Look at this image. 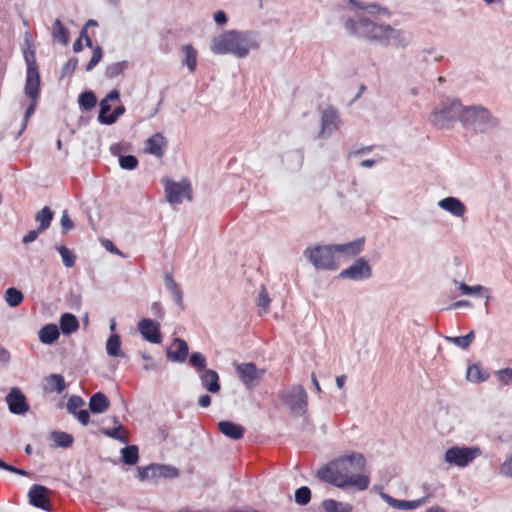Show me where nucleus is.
I'll return each instance as SVG.
<instances>
[{
  "label": "nucleus",
  "mask_w": 512,
  "mask_h": 512,
  "mask_svg": "<svg viewBox=\"0 0 512 512\" xmlns=\"http://www.w3.org/2000/svg\"><path fill=\"white\" fill-rule=\"evenodd\" d=\"M366 459L361 453H352L334 459L317 471V477L342 490L354 488L366 490L370 484L368 475L363 474Z\"/></svg>",
  "instance_id": "nucleus-1"
},
{
  "label": "nucleus",
  "mask_w": 512,
  "mask_h": 512,
  "mask_svg": "<svg viewBox=\"0 0 512 512\" xmlns=\"http://www.w3.org/2000/svg\"><path fill=\"white\" fill-rule=\"evenodd\" d=\"M360 8L363 10L362 12H357L346 19L347 31L353 36L382 45L388 24L378 23L374 17V14L380 11V7L370 4Z\"/></svg>",
  "instance_id": "nucleus-2"
},
{
  "label": "nucleus",
  "mask_w": 512,
  "mask_h": 512,
  "mask_svg": "<svg viewBox=\"0 0 512 512\" xmlns=\"http://www.w3.org/2000/svg\"><path fill=\"white\" fill-rule=\"evenodd\" d=\"M259 43L252 32L227 30L211 40L210 49L216 55L231 54L245 58L250 50L257 49Z\"/></svg>",
  "instance_id": "nucleus-3"
},
{
  "label": "nucleus",
  "mask_w": 512,
  "mask_h": 512,
  "mask_svg": "<svg viewBox=\"0 0 512 512\" xmlns=\"http://www.w3.org/2000/svg\"><path fill=\"white\" fill-rule=\"evenodd\" d=\"M24 58L27 65L26 82L24 87L25 95L29 98V105L25 111L24 123L20 133L26 128L29 118L34 114L37 101L40 95V74L34 50L28 48L24 51Z\"/></svg>",
  "instance_id": "nucleus-4"
},
{
  "label": "nucleus",
  "mask_w": 512,
  "mask_h": 512,
  "mask_svg": "<svg viewBox=\"0 0 512 512\" xmlns=\"http://www.w3.org/2000/svg\"><path fill=\"white\" fill-rule=\"evenodd\" d=\"M461 122L464 126L479 132H487L499 124V120L482 106L465 107L461 115Z\"/></svg>",
  "instance_id": "nucleus-5"
},
{
  "label": "nucleus",
  "mask_w": 512,
  "mask_h": 512,
  "mask_svg": "<svg viewBox=\"0 0 512 512\" xmlns=\"http://www.w3.org/2000/svg\"><path fill=\"white\" fill-rule=\"evenodd\" d=\"M465 107L455 99L443 101L429 116L432 125L439 129L449 128L457 119L461 121V115Z\"/></svg>",
  "instance_id": "nucleus-6"
},
{
  "label": "nucleus",
  "mask_w": 512,
  "mask_h": 512,
  "mask_svg": "<svg viewBox=\"0 0 512 512\" xmlns=\"http://www.w3.org/2000/svg\"><path fill=\"white\" fill-rule=\"evenodd\" d=\"M279 398L292 414L300 416L307 410V393L302 385L295 384L280 390Z\"/></svg>",
  "instance_id": "nucleus-7"
},
{
  "label": "nucleus",
  "mask_w": 512,
  "mask_h": 512,
  "mask_svg": "<svg viewBox=\"0 0 512 512\" xmlns=\"http://www.w3.org/2000/svg\"><path fill=\"white\" fill-rule=\"evenodd\" d=\"M304 256L317 269L336 270L338 268L331 245L308 247L304 250Z\"/></svg>",
  "instance_id": "nucleus-8"
},
{
  "label": "nucleus",
  "mask_w": 512,
  "mask_h": 512,
  "mask_svg": "<svg viewBox=\"0 0 512 512\" xmlns=\"http://www.w3.org/2000/svg\"><path fill=\"white\" fill-rule=\"evenodd\" d=\"M481 454L478 447L453 446L446 450L444 459L457 467H466Z\"/></svg>",
  "instance_id": "nucleus-9"
},
{
  "label": "nucleus",
  "mask_w": 512,
  "mask_h": 512,
  "mask_svg": "<svg viewBox=\"0 0 512 512\" xmlns=\"http://www.w3.org/2000/svg\"><path fill=\"white\" fill-rule=\"evenodd\" d=\"M137 472V477L142 482L148 479H173L179 476V470L168 464H149L145 467H138Z\"/></svg>",
  "instance_id": "nucleus-10"
},
{
  "label": "nucleus",
  "mask_w": 512,
  "mask_h": 512,
  "mask_svg": "<svg viewBox=\"0 0 512 512\" xmlns=\"http://www.w3.org/2000/svg\"><path fill=\"white\" fill-rule=\"evenodd\" d=\"M164 186L166 199L170 204H180L184 198L188 200L192 199L191 185L186 179L180 182L165 180Z\"/></svg>",
  "instance_id": "nucleus-11"
},
{
  "label": "nucleus",
  "mask_w": 512,
  "mask_h": 512,
  "mask_svg": "<svg viewBox=\"0 0 512 512\" xmlns=\"http://www.w3.org/2000/svg\"><path fill=\"white\" fill-rule=\"evenodd\" d=\"M236 371L247 388L256 387L262 380L265 373V370L258 369L252 362L237 365Z\"/></svg>",
  "instance_id": "nucleus-12"
},
{
  "label": "nucleus",
  "mask_w": 512,
  "mask_h": 512,
  "mask_svg": "<svg viewBox=\"0 0 512 512\" xmlns=\"http://www.w3.org/2000/svg\"><path fill=\"white\" fill-rule=\"evenodd\" d=\"M5 400L9 411L15 415H23L30 408L26 396L19 388H12L6 395Z\"/></svg>",
  "instance_id": "nucleus-13"
},
{
  "label": "nucleus",
  "mask_w": 512,
  "mask_h": 512,
  "mask_svg": "<svg viewBox=\"0 0 512 512\" xmlns=\"http://www.w3.org/2000/svg\"><path fill=\"white\" fill-rule=\"evenodd\" d=\"M371 276V267L363 258L356 260L350 267L339 274V278L351 280L368 279Z\"/></svg>",
  "instance_id": "nucleus-14"
},
{
  "label": "nucleus",
  "mask_w": 512,
  "mask_h": 512,
  "mask_svg": "<svg viewBox=\"0 0 512 512\" xmlns=\"http://www.w3.org/2000/svg\"><path fill=\"white\" fill-rule=\"evenodd\" d=\"M339 115L334 108H326L321 116V131L319 132L320 138L330 136L338 129Z\"/></svg>",
  "instance_id": "nucleus-15"
},
{
  "label": "nucleus",
  "mask_w": 512,
  "mask_h": 512,
  "mask_svg": "<svg viewBox=\"0 0 512 512\" xmlns=\"http://www.w3.org/2000/svg\"><path fill=\"white\" fill-rule=\"evenodd\" d=\"M138 330L142 337L151 343L158 344L161 342L160 324L149 319L143 318L138 323Z\"/></svg>",
  "instance_id": "nucleus-16"
},
{
  "label": "nucleus",
  "mask_w": 512,
  "mask_h": 512,
  "mask_svg": "<svg viewBox=\"0 0 512 512\" xmlns=\"http://www.w3.org/2000/svg\"><path fill=\"white\" fill-rule=\"evenodd\" d=\"M48 492L49 490L45 486L33 485L28 493L30 504L45 511H50Z\"/></svg>",
  "instance_id": "nucleus-17"
},
{
  "label": "nucleus",
  "mask_w": 512,
  "mask_h": 512,
  "mask_svg": "<svg viewBox=\"0 0 512 512\" xmlns=\"http://www.w3.org/2000/svg\"><path fill=\"white\" fill-rule=\"evenodd\" d=\"M391 40L395 42L397 47L406 48L411 42V35L402 30H398L390 25H387L385 40L383 41L382 46H388Z\"/></svg>",
  "instance_id": "nucleus-18"
},
{
  "label": "nucleus",
  "mask_w": 512,
  "mask_h": 512,
  "mask_svg": "<svg viewBox=\"0 0 512 512\" xmlns=\"http://www.w3.org/2000/svg\"><path fill=\"white\" fill-rule=\"evenodd\" d=\"M189 348L187 343L180 338H175L173 344L167 349L166 355L172 362H184L188 356Z\"/></svg>",
  "instance_id": "nucleus-19"
},
{
  "label": "nucleus",
  "mask_w": 512,
  "mask_h": 512,
  "mask_svg": "<svg viewBox=\"0 0 512 512\" xmlns=\"http://www.w3.org/2000/svg\"><path fill=\"white\" fill-rule=\"evenodd\" d=\"M380 497L391 507L398 509V510H413L421 506L423 503H425L426 498H420L417 500L412 501H406V500H398L393 498L387 493L381 492Z\"/></svg>",
  "instance_id": "nucleus-20"
},
{
  "label": "nucleus",
  "mask_w": 512,
  "mask_h": 512,
  "mask_svg": "<svg viewBox=\"0 0 512 512\" xmlns=\"http://www.w3.org/2000/svg\"><path fill=\"white\" fill-rule=\"evenodd\" d=\"M201 385L210 393H217L221 386L219 383V375L215 370L206 369L198 373Z\"/></svg>",
  "instance_id": "nucleus-21"
},
{
  "label": "nucleus",
  "mask_w": 512,
  "mask_h": 512,
  "mask_svg": "<svg viewBox=\"0 0 512 512\" xmlns=\"http://www.w3.org/2000/svg\"><path fill=\"white\" fill-rule=\"evenodd\" d=\"M438 206L455 217H462L466 212L465 205L455 197H446L440 200Z\"/></svg>",
  "instance_id": "nucleus-22"
},
{
  "label": "nucleus",
  "mask_w": 512,
  "mask_h": 512,
  "mask_svg": "<svg viewBox=\"0 0 512 512\" xmlns=\"http://www.w3.org/2000/svg\"><path fill=\"white\" fill-rule=\"evenodd\" d=\"M166 145V138L161 133H155L146 141L145 151L157 157H162Z\"/></svg>",
  "instance_id": "nucleus-23"
},
{
  "label": "nucleus",
  "mask_w": 512,
  "mask_h": 512,
  "mask_svg": "<svg viewBox=\"0 0 512 512\" xmlns=\"http://www.w3.org/2000/svg\"><path fill=\"white\" fill-rule=\"evenodd\" d=\"M219 431L226 437L233 440H239L243 437L245 429L232 421H220L218 423Z\"/></svg>",
  "instance_id": "nucleus-24"
},
{
  "label": "nucleus",
  "mask_w": 512,
  "mask_h": 512,
  "mask_svg": "<svg viewBox=\"0 0 512 512\" xmlns=\"http://www.w3.org/2000/svg\"><path fill=\"white\" fill-rule=\"evenodd\" d=\"M363 239H358L345 244H333L331 245L333 254L341 253L346 256H356L358 255L363 246Z\"/></svg>",
  "instance_id": "nucleus-25"
},
{
  "label": "nucleus",
  "mask_w": 512,
  "mask_h": 512,
  "mask_svg": "<svg viewBox=\"0 0 512 512\" xmlns=\"http://www.w3.org/2000/svg\"><path fill=\"white\" fill-rule=\"evenodd\" d=\"M110 406L108 397L102 392H96L89 400V410L94 414L104 413Z\"/></svg>",
  "instance_id": "nucleus-26"
},
{
  "label": "nucleus",
  "mask_w": 512,
  "mask_h": 512,
  "mask_svg": "<svg viewBox=\"0 0 512 512\" xmlns=\"http://www.w3.org/2000/svg\"><path fill=\"white\" fill-rule=\"evenodd\" d=\"M59 327L63 335L69 336L79 329V321L75 315L64 313L60 317Z\"/></svg>",
  "instance_id": "nucleus-27"
},
{
  "label": "nucleus",
  "mask_w": 512,
  "mask_h": 512,
  "mask_svg": "<svg viewBox=\"0 0 512 512\" xmlns=\"http://www.w3.org/2000/svg\"><path fill=\"white\" fill-rule=\"evenodd\" d=\"M59 336L60 332L56 324H46L39 331V340L46 345H51L56 342Z\"/></svg>",
  "instance_id": "nucleus-28"
},
{
  "label": "nucleus",
  "mask_w": 512,
  "mask_h": 512,
  "mask_svg": "<svg viewBox=\"0 0 512 512\" xmlns=\"http://www.w3.org/2000/svg\"><path fill=\"white\" fill-rule=\"evenodd\" d=\"M181 50L184 55L182 64L187 66L191 73H194L197 66V50L190 44L183 45Z\"/></svg>",
  "instance_id": "nucleus-29"
},
{
  "label": "nucleus",
  "mask_w": 512,
  "mask_h": 512,
  "mask_svg": "<svg viewBox=\"0 0 512 512\" xmlns=\"http://www.w3.org/2000/svg\"><path fill=\"white\" fill-rule=\"evenodd\" d=\"M101 432L105 436L114 440H118L123 444H127L129 441L128 431L122 424H119V426H115L113 428H104L101 430Z\"/></svg>",
  "instance_id": "nucleus-30"
},
{
  "label": "nucleus",
  "mask_w": 512,
  "mask_h": 512,
  "mask_svg": "<svg viewBox=\"0 0 512 512\" xmlns=\"http://www.w3.org/2000/svg\"><path fill=\"white\" fill-rule=\"evenodd\" d=\"M325 512H352L353 506L347 502H340L334 499H325L322 502Z\"/></svg>",
  "instance_id": "nucleus-31"
},
{
  "label": "nucleus",
  "mask_w": 512,
  "mask_h": 512,
  "mask_svg": "<svg viewBox=\"0 0 512 512\" xmlns=\"http://www.w3.org/2000/svg\"><path fill=\"white\" fill-rule=\"evenodd\" d=\"M120 453L122 461L126 465H135L139 460V448L137 445H127L121 449Z\"/></svg>",
  "instance_id": "nucleus-32"
},
{
  "label": "nucleus",
  "mask_w": 512,
  "mask_h": 512,
  "mask_svg": "<svg viewBox=\"0 0 512 512\" xmlns=\"http://www.w3.org/2000/svg\"><path fill=\"white\" fill-rule=\"evenodd\" d=\"M52 37L63 45H67L69 42V31L59 19H56L53 23Z\"/></svg>",
  "instance_id": "nucleus-33"
},
{
  "label": "nucleus",
  "mask_w": 512,
  "mask_h": 512,
  "mask_svg": "<svg viewBox=\"0 0 512 512\" xmlns=\"http://www.w3.org/2000/svg\"><path fill=\"white\" fill-rule=\"evenodd\" d=\"M53 216L54 213L48 206H45L36 214L35 219L39 222V231H46L50 227Z\"/></svg>",
  "instance_id": "nucleus-34"
},
{
  "label": "nucleus",
  "mask_w": 512,
  "mask_h": 512,
  "mask_svg": "<svg viewBox=\"0 0 512 512\" xmlns=\"http://www.w3.org/2000/svg\"><path fill=\"white\" fill-rule=\"evenodd\" d=\"M466 377L470 382L479 383L488 379L489 374L480 365L473 364L468 367Z\"/></svg>",
  "instance_id": "nucleus-35"
},
{
  "label": "nucleus",
  "mask_w": 512,
  "mask_h": 512,
  "mask_svg": "<svg viewBox=\"0 0 512 512\" xmlns=\"http://www.w3.org/2000/svg\"><path fill=\"white\" fill-rule=\"evenodd\" d=\"M51 439L56 447L68 448L73 443V436L62 431H53L51 433Z\"/></svg>",
  "instance_id": "nucleus-36"
},
{
  "label": "nucleus",
  "mask_w": 512,
  "mask_h": 512,
  "mask_svg": "<svg viewBox=\"0 0 512 512\" xmlns=\"http://www.w3.org/2000/svg\"><path fill=\"white\" fill-rule=\"evenodd\" d=\"M121 340L118 334H112L106 342V352L109 356L118 357L121 354Z\"/></svg>",
  "instance_id": "nucleus-37"
},
{
  "label": "nucleus",
  "mask_w": 512,
  "mask_h": 512,
  "mask_svg": "<svg viewBox=\"0 0 512 512\" xmlns=\"http://www.w3.org/2000/svg\"><path fill=\"white\" fill-rule=\"evenodd\" d=\"M47 384L51 392L55 391L58 394H61L66 388L64 377L60 374L50 375L47 378Z\"/></svg>",
  "instance_id": "nucleus-38"
},
{
  "label": "nucleus",
  "mask_w": 512,
  "mask_h": 512,
  "mask_svg": "<svg viewBox=\"0 0 512 512\" xmlns=\"http://www.w3.org/2000/svg\"><path fill=\"white\" fill-rule=\"evenodd\" d=\"M474 338H475L474 331H470L465 336H455V337L447 336V337H445V340L457 345L458 347H460L462 349H467L470 346V344L472 343V341L474 340Z\"/></svg>",
  "instance_id": "nucleus-39"
},
{
  "label": "nucleus",
  "mask_w": 512,
  "mask_h": 512,
  "mask_svg": "<svg viewBox=\"0 0 512 512\" xmlns=\"http://www.w3.org/2000/svg\"><path fill=\"white\" fill-rule=\"evenodd\" d=\"M129 66L127 61H120L113 64H110L106 67L105 76L107 78H115L118 75L122 74Z\"/></svg>",
  "instance_id": "nucleus-40"
},
{
  "label": "nucleus",
  "mask_w": 512,
  "mask_h": 512,
  "mask_svg": "<svg viewBox=\"0 0 512 512\" xmlns=\"http://www.w3.org/2000/svg\"><path fill=\"white\" fill-rule=\"evenodd\" d=\"M97 99L93 92L88 91L84 92L79 96V105L84 110H91L96 106Z\"/></svg>",
  "instance_id": "nucleus-41"
},
{
  "label": "nucleus",
  "mask_w": 512,
  "mask_h": 512,
  "mask_svg": "<svg viewBox=\"0 0 512 512\" xmlns=\"http://www.w3.org/2000/svg\"><path fill=\"white\" fill-rule=\"evenodd\" d=\"M189 362L194 367L197 373L206 370V357L200 352H193L190 355Z\"/></svg>",
  "instance_id": "nucleus-42"
},
{
  "label": "nucleus",
  "mask_w": 512,
  "mask_h": 512,
  "mask_svg": "<svg viewBox=\"0 0 512 512\" xmlns=\"http://www.w3.org/2000/svg\"><path fill=\"white\" fill-rule=\"evenodd\" d=\"M56 249L57 251L59 252V254L61 255V258H62V261H63V264L66 266V267H72L74 266L75 264V255L73 254L72 251H70L66 246L64 245H57L56 246Z\"/></svg>",
  "instance_id": "nucleus-43"
},
{
  "label": "nucleus",
  "mask_w": 512,
  "mask_h": 512,
  "mask_svg": "<svg viewBox=\"0 0 512 512\" xmlns=\"http://www.w3.org/2000/svg\"><path fill=\"white\" fill-rule=\"evenodd\" d=\"M295 502L299 505H307L311 500V490L307 486H302L295 491Z\"/></svg>",
  "instance_id": "nucleus-44"
},
{
  "label": "nucleus",
  "mask_w": 512,
  "mask_h": 512,
  "mask_svg": "<svg viewBox=\"0 0 512 512\" xmlns=\"http://www.w3.org/2000/svg\"><path fill=\"white\" fill-rule=\"evenodd\" d=\"M85 405V401L81 396L72 395L66 403V409L69 414H76L77 410Z\"/></svg>",
  "instance_id": "nucleus-45"
},
{
  "label": "nucleus",
  "mask_w": 512,
  "mask_h": 512,
  "mask_svg": "<svg viewBox=\"0 0 512 512\" xmlns=\"http://www.w3.org/2000/svg\"><path fill=\"white\" fill-rule=\"evenodd\" d=\"M23 294L21 290H6L5 301L11 307L18 306L23 300Z\"/></svg>",
  "instance_id": "nucleus-46"
},
{
  "label": "nucleus",
  "mask_w": 512,
  "mask_h": 512,
  "mask_svg": "<svg viewBox=\"0 0 512 512\" xmlns=\"http://www.w3.org/2000/svg\"><path fill=\"white\" fill-rule=\"evenodd\" d=\"M270 302L271 298L269 297L267 291L261 290L257 298V306L262 310L259 312L260 315L269 312Z\"/></svg>",
  "instance_id": "nucleus-47"
},
{
  "label": "nucleus",
  "mask_w": 512,
  "mask_h": 512,
  "mask_svg": "<svg viewBox=\"0 0 512 512\" xmlns=\"http://www.w3.org/2000/svg\"><path fill=\"white\" fill-rule=\"evenodd\" d=\"M488 290H461V295H467L473 299H483L485 298V306H487L488 301L491 299V296L487 293Z\"/></svg>",
  "instance_id": "nucleus-48"
},
{
  "label": "nucleus",
  "mask_w": 512,
  "mask_h": 512,
  "mask_svg": "<svg viewBox=\"0 0 512 512\" xmlns=\"http://www.w3.org/2000/svg\"><path fill=\"white\" fill-rule=\"evenodd\" d=\"M82 296L79 290H70L66 300L71 309H79Z\"/></svg>",
  "instance_id": "nucleus-49"
},
{
  "label": "nucleus",
  "mask_w": 512,
  "mask_h": 512,
  "mask_svg": "<svg viewBox=\"0 0 512 512\" xmlns=\"http://www.w3.org/2000/svg\"><path fill=\"white\" fill-rule=\"evenodd\" d=\"M119 164H120L121 168H123V169L133 170L137 167L138 160L133 155L120 156Z\"/></svg>",
  "instance_id": "nucleus-50"
},
{
  "label": "nucleus",
  "mask_w": 512,
  "mask_h": 512,
  "mask_svg": "<svg viewBox=\"0 0 512 512\" xmlns=\"http://www.w3.org/2000/svg\"><path fill=\"white\" fill-rule=\"evenodd\" d=\"M101 59H102V49L100 46H97L93 49V55L86 66V70L87 71L93 70V68L100 62Z\"/></svg>",
  "instance_id": "nucleus-51"
},
{
  "label": "nucleus",
  "mask_w": 512,
  "mask_h": 512,
  "mask_svg": "<svg viewBox=\"0 0 512 512\" xmlns=\"http://www.w3.org/2000/svg\"><path fill=\"white\" fill-rule=\"evenodd\" d=\"M125 113V107L123 105H120L114 109L112 113L108 115V118L104 120V124L111 125L116 122L118 117H120L122 114Z\"/></svg>",
  "instance_id": "nucleus-52"
},
{
  "label": "nucleus",
  "mask_w": 512,
  "mask_h": 512,
  "mask_svg": "<svg viewBox=\"0 0 512 512\" xmlns=\"http://www.w3.org/2000/svg\"><path fill=\"white\" fill-rule=\"evenodd\" d=\"M0 469H3L5 471L11 472V473H15V474H18L21 476H28V474H29L27 471H25L21 468L14 467V466L6 463L2 459H0Z\"/></svg>",
  "instance_id": "nucleus-53"
},
{
  "label": "nucleus",
  "mask_w": 512,
  "mask_h": 512,
  "mask_svg": "<svg viewBox=\"0 0 512 512\" xmlns=\"http://www.w3.org/2000/svg\"><path fill=\"white\" fill-rule=\"evenodd\" d=\"M498 379L505 385H512V369L506 368L498 371Z\"/></svg>",
  "instance_id": "nucleus-54"
},
{
  "label": "nucleus",
  "mask_w": 512,
  "mask_h": 512,
  "mask_svg": "<svg viewBox=\"0 0 512 512\" xmlns=\"http://www.w3.org/2000/svg\"><path fill=\"white\" fill-rule=\"evenodd\" d=\"M111 110V106L109 102L104 98L100 102V112H99V121L104 124V120L108 118L109 112Z\"/></svg>",
  "instance_id": "nucleus-55"
},
{
  "label": "nucleus",
  "mask_w": 512,
  "mask_h": 512,
  "mask_svg": "<svg viewBox=\"0 0 512 512\" xmlns=\"http://www.w3.org/2000/svg\"><path fill=\"white\" fill-rule=\"evenodd\" d=\"M60 223H61V227H62V230L64 233H67L68 231H70L74 226L73 221L69 217L68 212L66 210L63 211V213H62Z\"/></svg>",
  "instance_id": "nucleus-56"
},
{
  "label": "nucleus",
  "mask_w": 512,
  "mask_h": 512,
  "mask_svg": "<svg viewBox=\"0 0 512 512\" xmlns=\"http://www.w3.org/2000/svg\"><path fill=\"white\" fill-rule=\"evenodd\" d=\"M77 418L80 424L83 426H87L90 422V414L88 410L82 409L80 411H77L76 414H73Z\"/></svg>",
  "instance_id": "nucleus-57"
},
{
  "label": "nucleus",
  "mask_w": 512,
  "mask_h": 512,
  "mask_svg": "<svg viewBox=\"0 0 512 512\" xmlns=\"http://www.w3.org/2000/svg\"><path fill=\"white\" fill-rule=\"evenodd\" d=\"M500 472L502 475L512 478V455L503 462Z\"/></svg>",
  "instance_id": "nucleus-58"
},
{
  "label": "nucleus",
  "mask_w": 512,
  "mask_h": 512,
  "mask_svg": "<svg viewBox=\"0 0 512 512\" xmlns=\"http://www.w3.org/2000/svg\"><path fill=\"white\" fill-rule=\"evenodd\" d=\"M43 232H44V231H39V228H37V229H35V230H31V231H29V232H28V234H27V235H25V236L23 237L22 242H23L24 244H29V243H31V242H33V241H35V240L38 238V236H39L41 233H43Z\"/></svg>",
  "instance_id": "nucleus-59"
},
{
  "label": "nucleus",
  "mask_w": 512,
  "mask_h": 512,
  "mask_svg": "<svg viewBox=\"0 0 512 512\" xmlns=\"http://www.w3.org/2000/svg\"><path fill=\"white\" fill-rule=\"evenodd\" d=\"M151 312L154 316L159 317V318H163V316H164L163 308H162L160 302H157V301L152 303Z\"/></svg>",
  "instance_id": "nucleus-60"
},
{
  "label": "nucleus",
  "mask_w": 512,
  "mask_h": 512,
  "mask_svg": "<svg viewBox=\"0 0 512 512\" xmlns=\"http://www.w3.org/2000/svg\"><path fill=\"white\" fill-rule=\"evenodd\" d=\"M213 18L218 25H224L227 23L226 14L222 10L216 11L213 15Z\"/></svg>",
  "instance_id": "nucleus-61"
},
{
  "label": "nucleus",
  "mask_w": 512,
  "mask_h": 512,
  "mask_svg": "<svg viewBox=\"0 0 512 512\" xmlns=\"http://www.w3.org/2000/svg\"><path fill=\"white\" fill-rule=\"evenodd\" d=\"M104 246L108 251L124 257V254L110 240H106Z\"/></svg>",
  "instance_id": "nucleus-62"
},
{
  "label": "nucleus",
  "mask_w": 512,
  "mask_h": 512,
  "mask_svg": "<svg viewBox=\"0 0 512 512\" xmlns=\"http://www.w3.org/2000/svg\"><path fill=\"white\" fill-rule=\"evenodd\" d=\"M173 299L176 302V304L179 305V307L181 309H184V306H183V294H182L181 290H173Z\"/></svg>",
  "instance_id": "nucleus-63"
},
{
  "label": "nucleus",
  "mask_w": 512,
  "mask_h": 512,
  "mask_svg": "<svg viewBox=\"0 0 512 512\" xmlns=\"http://www.w3.org/2000/svg\"><path fill=\"white\" fill-rule=\"evenodd\" d=\"M211 404V397L207 394L200 396L198 405L202 408H207Z\"/></svg>",
  "instance_id": "nucleus-64"
}]
</instances>
